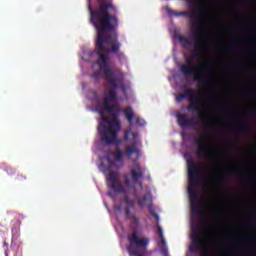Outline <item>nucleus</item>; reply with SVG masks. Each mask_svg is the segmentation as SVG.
Listing matches in <instances>:
<instances>
[{
  "instance_id": "1",
  "label": "nucleus",
  "mask_w": 256,
  "mask_h": 256,
  "mask_svg": "<svg viewBox=\"0 0 256 256\" xmlns=\"http://www.w3.org/2000/svg\"><path fill=\"white\" fill-rule=\"evenodd\" d=\"M111 10H115L113 0H98V65L112 86L103 99V111L110 118L107 116L102 118L101 137L107 145H121L122 140L118 139L119 130L122 128L119 116L123 109L117 103L116 88L126 91V86L123 74L115 75L110 68V53H119L122 45L116 32L119 19L116 15L109 13Z\"/></svg>"
},
{
  "instance_id": "2",
  "label": "nucleus",
  "mask_w": 256,
  "mask_h": 256,
  "mask_svg": "<svg viewBox=\"0 0 256 256\" xmlns=\"http://www.w3.org/2000/svg\"><path fill=\"white\" fill-rule=\"evenodd\" d=\"M195 0H187L190 11H173L167 9L170 15L189 17L192 29L195 32L194 50L191 52L192 59H201L202 51L209 49V42L205 40L204 24L206 22L207 8L203 3L193 5Z\"/></svg>"
},
{
  "instance_id": "3",
  "label": "nucleus",
  "mask_w": 256,
  "mask_h": 256,
  "mask_svg": "<svg viewBox=\"0 0 256 256\" xmlns=\"http://www.w3.org/2000/svg\"><path fill=\"white\" fill-rule=\"evenodd\" d=\"M188 166V193L190 199L191 216H201L202 227H207L208 220L202 206H199L198 179H201V168L193 160L187 162Z\"/></svg>"
},
{
  "instance_id": "4",
  "label": "nucleus",
  "mask_w": 256,
  "mask_h": 256,
  "mask_svg": "<svg viewBox=\"0 0 256 256\" xmlns=\"http://www.w3.org/2000/svg\"><path fill=\"white\" fill-rule=\"evenodd\" d=\"M191 239V252H197L201 250L200 256H210L209 248L206 246L207 237L202 233L201 227H199V224H196L194 220L192 222Z\"/></svg>"
},
{
  "instance_id": "5",
  "label": "nucleus",
  "mask_w": 256,
  "mask_h": 256,
  "mask_svg": "<svg viewBox=\"0 0 256 256\" xmlns=\"http://www.w3.org/2000/svg\"><path fill=\"white\" fill-rule=\"evenodd\" d=\"M182 74L189 76L193 74L196 70L198 71L197 74H194L195 82H198L200 86H209L210 85V77L206 76L207 68H199V66H193L192 59H187V63H182L180 67Z\"/></svg>"
},
{
  "instance_id": "6",
  "label": "nucleus",
  "mask_w": 256,
  "mask_h": 256,
  "mask_svg": "<svg viewBox=\"0 0 256 256\" xmlns=\"http://www.w3.org/2000/svg\"><path fill=\"white\" fill-rule=\"evenodd\" d=\"M184 99H188L190 102V105H187L188 111H198L199 116H202V99L193 91V88H186L184 93H180L176 96V101L178 102H181Z\"/></svg>"
},
{
  "instance_id": "7",
  "label": "nucleus",
  "mask_w": 256,
  "mask_h": 256,
  "mask_svg": "<svg viewBox=\"0 0 256 256\" xmlns=\"http://www.w3.org/2000/svg\"><path fill=\"white\" fill-rule=\"evenodd\" d=\"M130 245L128 246V252L132 256H144L143 252H146L150 239L148 237H139L137 233H132L129 237ZM141 247V250H139Z\"/></svg>"
},
{
  "instance_id": "8",
  "label": "nucleus",
  "mask_w": 256,
  "mask_h": 256,
  "mask_svg": "<svg viewBox=\"0 0 256 256\" xmlns=\"http://www.w3.org/2000/svg\"><path fill=\"white\" fill-rule=\"evenodd\" d=\"M178 125L181 126V128H188L189 126L191 128L202 130H211V122L210 120L202 119L199 126H197L194 118H189L187 114H176Z\"/></svg>"
},
{
  "instance_id": "9",
  "label": "nucleus",
  "mask_w": 256,
  "mask_h": 256,
  "mask_svg": "<svg viewBox=\"0 0 256 256\" xmlns=\"http://www.w3.org/2000/svg\"><path fill=\"white\" fill-rule=\"evenodd\" d=\"M195 143L198 146L196 154L198 157H209L211 159L213 153L209 147V137L207 134H199V137H196Z\"/></svg>"
},
{
  "instance_id": "10",
  "label": "nucleus",
  "mask_w": 256,
  "mask_h": 256,
  "mask_svg": "<svg viewBox=\"0 0 256 256\" xmlns=\"http://www.w3.org/2000/svg\"><path fill=\"white\" fill-rule=\"evenodd\" d=\"M83 61H92V73L90 74V78L92 79V85H97V48L93 51L84 50L81 55Z\"/></svg>"
},
{
  "instance_id": "11",
  "label": "nucleus",
  "mask_w": 256,
  "mask_h": 256,
  "mask_svg": "<svg viewBox=\"0 0 256 256\" xmlns=\"http://www.w3.org/2000/svg\"><path fill=\"white\" fill-rule=\"evenodd\" d=\"M108 185L114 191V193H125V187L120 181L119 172H109Z\"/></svg>"
},
{
  "instance_id": "12",
  "label": "nucleus",
  "mask_w": 256,
  "mask_h": 256,
  "mask_svg": "<svg viewBox=\"0 0 256 256\" xmlns=\"http://www.w3.org/2000/svg\"><path fill=\"white\" fill-rule=\"evenodd\" d=\"M123 201L126 204L125 208V216L126 218H130L132 222H134V225H138L139 218L135 216V214H131V208H135V199H131L129 195H125Z\"/></svg>"
},
{
  "instance_id": "13",
  "label": "nucleus",
  "mask_w": 256,
  "mask_h": 256,
  "mask_svg": "<svg viewBox=\"0 0 256 256\" xmlns=\"http://www.w3.org/2000/svg\"><path fill=\"white\" fill-rule=\"evenodd\" d=\"M86 97L88 99L87 109L92 111V113L97 112V90L89 89Z\"/></svg>"
},
{
  "instance_id": "14",
  "label": "nucleus",
  "mask_w": 256,
  "mask_h": 256,
  "mask_svg": "<svg viewBox=\"0 0 256 256\" xmlns=\"http://www.w3.org/2000/svg\"><path fill=\"white\" fill-rule=\"evenodd\" d=\"M88 10L90 13V23L93 25L94 29L97 30V3L96 0H87Z\"/></svg>"
},
{
  "instance_id": "15",
  "label": "nucleus",
  "mask_w": 256,
  "mask_h": 256,
  "mask_svg": "<svg viewBox=\"0 0 256 256\" xmlns=\"http://www.w3.org/2000/svg\"><path fill=\"white\" fill-rule=\"evenodd\" d=\"M131 179L134 183H139L144 176V170L140 164L134 163L131 168Z\"/></svg>"
},
{
  "instance_id": "16",
  "label": "nucleus",
  "mask_w": 256,
  "mask_h": 256,
  "mask_svg": "<svg viewBox=\"0 0 256 256\" xmlns=\"http://www.w3.org/2000/svg\"><path fill=\"white\" fill-rule=\"evenodd\" d=\"M126 156L128 160H132V162H137L138 158L140 157L141 153L137 147V145H128L125 149Z\"/></svg>"
},
{
  "instance_id": "17",
  "label": "nucleus",
  "mask_w": 256,
  "mask_h": 256,
  "mask_svg": "<svg viewBox=\"0 0 256 256\" xmlns=\"http://www.w3.org/2000/svg\"><path fill=\"white\" fill-rule=\"evenodd\" d=\"M148 208H149V212H150L151 216H153L157 221L156 225H157V229H158V235H159L160 239H162V243L165 245L166 240L163 235V229H162V227H160V224H159L160 216H159V214H157V212H155V210H153L151 205H149Z\"/></svg>"
},
{
  "instance_id": "18",
  "label": "nucleus",
  "mask_w": 256,
  "mask_h": 256,
  "mask_svg": "<svg viewBox=\"0 0 256 256\" xmlns=\"http://www.w3.org/2000/svg\"><path fill=\"white\" fill-rule=\"evenodd\" d=\"M177 38L181 43L182 47L188 49V47H192V41L187 36H183V34H177Z\"/></svg>"
},
{
  "instance_id": "19",
  "label": "nucleus",
  "mask_w": 256,
  "mask_h": 256,
  "mask_svg": "<svg viewBox=\"0 0 256 256\" xmlns=\"http://www.w3.org/2000/svg\"><path fill=\"white\" fill-rule=\"evenodd\" d=\"M124 115L127 118L128 122L130 124H132V122H133V120L135 118V114H134V111H133L132 107H126L124 109Z\"/></svg>"
},
{
  "instance_id": "20",
  "label": "nucleus",
  "mask_w": 256,
  "mask_h": 256,
  "mask_svg": "<svg viewBox=\"0 0 256 256\" xmlns=\"http://www.w3.org/2000/svg\"><path fill=\"white\" fill-rule=\"evenodd\" d=\"M113 155L117 162H123L124 151L119 148V145H116V149L113 151Z\"/></svg>"
},
{
  "instance_id": "21",
  "label": "nucleus",
  "mask_w": 256,
  "mask_h": 256,
  "mask_svg": "<svg viewBox=\"0 0 256 256\" xmlns=\"http://www.w3.org/2000/svg\"><path fill=\"white\" fill-rule=\"evenodd\" d=\"M150 197H151L150 193H146L142 197H137L138 206L140 208H144L145 204H147V201Z\"/></svg>"
},
{
  "instance_id": "22",
  "label": "nucleus",
  "mask_w": 256,
  "mask_h": 256,
  "mask_svg": "<svg viewBox=\"0 0 256 256\" xmlns=\"http://www.w3.org/2000/svg\"><path fill=\"white\" fill-rule=\"evenodd\" d=\"M235 130L240 133L247 132L248 130H250V126H248L247 124H243V123L237 124L235 126Z\"/></svg>"
},
{
  "instance_id": "23",
  "label": "nucleus",
  "mask_w": 256,
  "mask_h": 256,
  "mask_svg": "<svg viewBox=\"0 0 256 256\" xmlns=\"http://www.w3.org/2000/svg\"><path fill=\"white\" fill-rule=\"evenodd\" d=\"M223 174H222V172H215L214 174H213V179L215 180V181H223Z\"/></svg>"
},
{
  "instance_id": "24",
  "label": "nucleus",
  "mask_w": 256,
  "mask_h": 256,
  "mask_svg": "<svg viewBox=\"0 0 256 256\" xmlns=\"http://www.w3.org/2000/svg\"><path fill=\"white\" fill-rule=\"evenodd\" d=\"M243 241H247L248 243L256 244V235H250L249 237H246L243 239Z\"/></svg>"
},
{
  "instance_id": "25",
  "label": "nucleus",
  "mask_w": 256,
  "mask_h": 256,
  "mask_svg": "<svg viewBox=\"0 0 256 256\" xmlns=\"http://www.w3.org/2000/svg\"><path fill=\"white\" fill-rule=\"evenodd\" d=\"M16 181H18V183H24L25 181H27V176L23 174H18Z\"/></svg>"
},
{
  "instance_id": "26",
  "label": "nucleus",
  "mask_w": 256,
  "mask_h": 256,
  "mask_svg": "<svg viewBox=\"0 0 256 256\" xmlns=\"http://www.w3.org/2000/svg\"><path fill=\"white\" fill-rule=\"evenodd\" d=\"M228 51H236L238 49V44L234 42V44H230L229 47H227Z\"/></svg>"
},
{
  "instance_id": "27",
  "label": "nucleus",
  "mask_w": 256,
  "mask_h": 256,
  "mask_svg": "<svg viewBox=\"0 0 256 256\" xmlns=\"http://www.w3.org/2000/svg\"><path fill=\"white\" fill-rule=\"evenodd\" d=\"M246 115L255 117L256 116V109H248L247 112H246Z\"/></svg>"
},
{
  "instance_id": "28",
  "label": "nucleus",
  "mask_w": 256,
  "mask_h": 256,
  "mask_svg": "<svg viewBox=\"0 0 256 256\" xmlns=\"http://www.w3.org/2000/svg\"><path fill=\"white\" fill-rule=\"evenodd\" d=\"M136 124H138L139 126H145L146 122L144 118H136Z\"/></svg>"
},
{
  "instance_id": "29",
  "label": "nucleus",
  "mask_w": 256,
  "mask_h": 256,
  "mask_svg": "<svg viewBox=\"0 0 256 256\" xmlns=\"http://www.w3.org/2000/svg\"><path fill=\"white\" fill-rule=\"evenodd\" d=\"M125 182L127 187H131V181L129 180L128 176H125Z\"/></svg>"
},
{
  "instance_id": "30",
  "label": "nucleus",
  "mask_w": 256,
  "mask_h": 256,
  "mask_svg": "<svg viewBox=\"0 0 256 256\" xmlns=\"http://www.w3.org/2000/svg\"><path fill=\"white\" fill-rule=\"evenodd\" d=\"M85 87H87V83L83 82L82 83V89H85Z\"/></svg>"
},
{
  "instance_id": "31",
  "label": "nucleus",
  "mask_w": 256,
  "mask_h": 256,
  "mask_svg": "<svg viewBox=\"0 0 256 256\" xmlns=\"http://www.w3.org/2000/svg\"><path fill=\"white\" fill-rule=\"evenodd\" d=\"M207 97H213L212 93H208Z\"/></svg>"
},
{
  "instance_id": "32",
  "label": "nucleus",
  "mask_w": 256,
  "mask_h": 256,
  "mask_svg": "<svg viewBox=\"0 0 256 256\" xmlns=\"http://www.w3.org/2000/svg\"><path fill=\"white\" fill-rule=\"evenodd\" d=\"M9 246V244H7L6 242H4V247H8Z\"/></svg>"
},
{
  "instance_id": "33",
  "label": "nucleus",
  "mask_w": 256,
  "mask_h": 256,
  "mask_svg": "<svg viewBox=\"0 0 256 256\" xmlns=\"http://www.w3.org/2000/svg\"><path fill=\"white\" fill-rule=\"evenodd\" d=\"M95 45H97V36L95 37Z\"/></svg>"
},
{
  "instance_id": "34",
  "label": "nucleus",
  "mask_w": 256,
  "mask_h": 256,
  "mask_svg": "<svg viewBox=\"0 0 256 256\" xmlns=\"http://www.w3.org/2000/svg\"><path fill=\"white\" fill-rule=\"evenodd\" d=\"M163 253H164L165 255H167V250H163Z\"/></svg>"
},
{
  "instance_id": "35",
  "label": "nucleus",
  "mask_w": 256,
  "mask_h": 256,
  "mask_svg": "<svg viewBox=\"0 0 256 256\" xmlns=\"http://www.w3.org/2000/svg\"><path fill=\"white\" fill-rule=\"evenodd\" d=\"M241 65H243V63H238V66L241 67Z\"/></svg>"
},
{
  "instance_id": "36",
  "label": "nucleus",
  "mask_w": 256,
  "mask_h": 256,
  "mask_svg": "<svg viewBox=\"0 0 256 256\" xmlns=\"http://www.w3.org/2000/svg\"><path fill=\"white\" fill-rule=\"evenodd\" d=\"M12 241H15V237H12Z\"/></svg>"
},
{
  "instance_id": "37",
  "label": "nucleus",
  "mask_w": 256,
  "mask_h": 256,
  "mask_svg": "<svg viewBox=\"0 0 256 256\" xmlns=\"http://www.w3.org/2000/svg\"><path fill=\"white\" fill-rule=\"evenodd\" d=\"M89 87H91V83H88Z\"/></svg>"
},
{
  "instance_id": "38",
  "label": "nucleus",
  "mask_w": 256,
  "mask_h": 256,
  "mask_svg": "<svg viewBox=\"0 0 256 256\" xmlns=\"http://www.w3.org/2000/svg\"><path fill=\"white\" fill-rule=\"evenodd\" d=\"M11 173H15V171L11 170Z\"/></svg>"
},
{
  "instance_id": "39",
  "label": "nucleus",
  "mask_w": 256,
  "mask_h": 256,
  "mask_svg": "<svg viewBox=\"0 0 256 256\" xmlns=\"http://www.w3.org/2000/svg\"><path fill=\"white\" fill-rule=\"evenodd\" d=\"M253 51H255V47H252Z\"/></svg>"
},
{
  "instance_id": "40",
  "label": "nucleus",
  "mask_w": 256,
  "mask_h": 256,
  "mask_svg": "<svg viewBox=\"0 0 256 256\" xmlns=\"http://www.w3.org/2000/svg\"><path fill=\"white\" fill-rule=\"evenodd\" d=\"M140 187H143L142 183H140Z\"/></svg>"
},
{
  "instance_id": "41",
  "label": "nucleus",
  "mask_w": 256,
  "mask_h": 256,
  "mask_svg": "<svg viewBox=\"0 0 256 256\" xmlns=\"http://www.w3.org/2000/svg\"><path fill=\"white\" fill-rule=\"evenodd\" d=\"M5 255L7 256V251H5Z\"/></svg>"
}]
</instances>
